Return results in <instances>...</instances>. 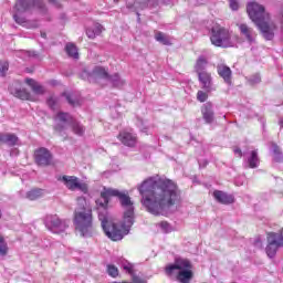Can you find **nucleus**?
I'll use <instances>...</instances> for the list:
<instances>
[{
	"label": "nucleus",
	"mask_w": 283,
	"mask_h": 283,
	"mask_svg": "<svg viewBox=\"0 0 283 283\" xmlns=\"http://www.w3.org/2000/svg\"><path fill=\"white\" fill-rule=\"evenodd\" d=\"M48 106L50 107V109H59V97L55 96H51L48 98L46 101Z\"/></svg>",
	"instance_id": "32"
},
{
	"label": "nucleus",
	"mask_w": 283,
	"mask_h": 283,
	"mask_svg": "<svg viewBox=\"0 0 283 283\" xmlns=\"http://www.w3.org/2000/svg\"><path fill=\"white\" fill-rule=\"evenodd\" d=\"M59 181L63 182V185L66 187V189H69V191H76V189H78V191L87 193V184L81 182V180H78V177L76 176L64 175L60 177Z\"/></svg>",
	"instance_id": "11"
},
{
	"label": "nucleus",
	"mask_w": 283,
	"mask_h": 283,
	"mask_svg": "<svg viewBox=\"0 0 283 283\" xmlns=\"http://www.w3.org/2000/svg\"><path fill=\"white\" fill-rule=\"evenodd\" d=\"M248 14L259 28L265 41H273L277 25L271 20V15L266 13L264 7L258 2H250L247 7Z\"/></svg>",
	"instance_id": "3"
},
{
	"label": "nucleus",
	"mask_w": 283,
	"mask_h": 283,
	"mask_svg": "<svg viewBox=\"0 0 283 283\" xmlns=\"http://www.w3.org/2000/svg\"><path fill=\"white\" fill-rule=\"evenodd\" d=\"M0 255H8V242L0 235Z\"/></svg>",
	"instance_id": "33"
},
{
	"label": "nucleus",
	"mask_w": 283,
	"mask_h": 283,
	"mask_svg": "<svg viewBox=\"0 0 283 283\" xmlns=\"http://www.w3.org/2000/svg\"><path fill=\"white\" fill-rule=\"evenodd\" d=\"M272 151L275 163H283V151L280 149V146L272 144Z\"/></svg>",
	"instance_id": "29"
},
{
	"label": "nucleus",
	"mask_w": 283,
	"mask_h": 283,
	"mask_svg": "<svg viewBox=\"0 0 283 283\" xmlns=\"http://www.w3.org/2000/svg\"><path fill=\"white\" fill-rule=\"evenodd\" d=\"M279 125L283 129V118L279 119Z\"/></svg>",
	"instance_id": "46"
},
{
	"label": "nucleus",
	"mask_w": 283,
	"mask_h": 283,
	"mask_svg": "<svg viewBox=\"0 0 283 283\" xmlns=\"http://www.w3.org/2000/svg\"><path fill=\"white\" fill-rule=\"evenodd\" d=\"M45 36H48V34H45V33L42 32V33H41V38H42V39H45Z\"/></svg>",
	"instance_id": "47"
},
{
	"label": "nucleus",
	"mask_w": 283,
	"mask_h": 283,
	"mask_svg": "<svg viewBox=\"0 0 283 283\" xmlns=\"http://www.w3.org/2000/svg\"><path fill=\"white\" fill-rule=\"evenodd\" d=\"M81 77L87 81H97V78H109V73L103 66H95L91 72L84 70Z\"/></svg>",
	"instance_id": "12"
},
{
	"label": "nucleus",
	"mask_w": 283,
	"mask_h": 283,
	"mask_svg": "<svg viewBox=\"0 0 283 283\" xmlns=\"http://www.w3.org/2000/svg\"><path fill=\"white\" fill-rule=\"evenodd\" d=\"M155 40L158 41V43H161V45H171L169 36L160 31L155 34Z\"/></svg>",
	"instance_id": "28"
},
{
	"label": "nucleus",
	"mask_w": 283,
	"mask_h": 283,
	"mask_svg": "<svg viewBox=\"0 0 283 283\" xmlns=\"http://www.w3.org/2000/svg\"><path fill=\"white\" fill-rule=\"evenodd\" d=\"M118 140H120L122 145L126 147H136V143H138V137L134 133H129L127 130H123L117 136Z\"/></svg>",
	"instance_id": "16"
},
{
	"label": "nucleus",
	"mask_w": 283,
	"mask_h": 283,
	"mask_svg": "<svg viewBox=\"0 0 283 283\" xmlns=\"http://www.w3.org/2000/svg\"><path fill=\"white\" fill-rule=\"evenodd\" d=\"M0 72L2 76H6V72H8V63L2 64Z\"/></svg>",
	"instance_id": "42"
},
{
	"label": "nucleus",
	"mask_w": 283,
	"mask_h": 283,
	"mask_svg": "<svg viewBox=\"0 0 283 283\" xmlns=\"http://www.w3.org/2000/svg\"><path fill=\"white\" fill-rule=\"evenodd\" d=\"M45 196V190L35 188L27 192L28 200H39V198H43Z\"/></svg>",
	"instance_id": "24"
},
{
	"label": "nucleus",
	"mask_w": 283,
	"mask_h": 283,
	"mask_svg": "<svg viewBox=\"0 0 283 283\" xmlns=\"http://www.w3.org/2000/svg\"><path fill=\"white\" fill-rule=\"evenodd\" d=\"M92 29L97 36H99V34L103 32V27L101 25V23H95Z\"/></svg>",
	"instance_id": "39"
},
{
	"label": "nucleus",
	"mask_w": 283,
	"mask_h": 283,
	"mask_svg": "<svg viewBox=\"0 0 283 283\" xmlns=\"http://www.w3.org/2000/svg\"><path fill=\"white\" fill-rule=\"evenodd\" d=\"M32 10H42V12H45V4L41 0H18L13 8L15 23H19L23 28H39L36 21H30L21 17L23 12H32Z\"/></svg>",
	"instance_id": "5"
},
{
	"label": "nucleus",
	"mask_w": 283,
	"mask_h": 283,
	"mask_svg": "<svg viewBox=\"0 0 283 283\" xmlns=\"http://www.w3.org/2000/svg\"><path fill=\"white\" fill-rule=\"evenodd\" d=\"M25 54L27 56H36V52L34 51H27Z\"/></svg>",
	"instance_id": "45"
},
{
	"label": "nucleus",
	"mask_w": 283,
	"mask_h": 283,
	"mask_svg": "<svg viewBox=\"0 0 283 283\" xmlns=\"http://www.w3.org/2000/svg\"><path fill=\"white\" fill-rule=\"evenodd\" d=\"M44 224L52 233H64L70 227L65 220H61L56 214H49L44 219Z\"/></svg>",
	"instance_id": "10"
},
{
	"label": "nucleus",
	"mask_w": 283,
	"mask_h": 283,
	"mask_svg": "<svg viewBox=\"0 0 283 283\" xmlns=\"http://www.w3.org/2000/svg\"><path fill=\"white\" fill-rule=\"evenodd\" d=\"M234 154H237L239 156V158H242V149L234 148Z\"/></svg>",
	"instance_id": "44"
},
{
	"label": "nucleus",
	"mask_w": 283,
	"mask_h": 283,
	"mask_svg": "<svg viewBox=\"0 0 283 283\" xmlns=\"http://www.w3.org/2000/svg\"><path fill=\"white\" fill-rule=\"evenodd\" d=\"M54 130L57 132V134L65 132L70 125L73 134L76 136H83V134H85V126L74 120V117L69 113L59 112L54 117Z\"/></svg>",
	"instance_id": "6"
},
{
	"label": "nucleus",
	"mask_w": 283,
	"mask_h": 283,
	"mask_svg": "<svg viewBox=\"0 0 283 283\" xmlns=\"http://www.w3.org/2000/svg\"><path fill=\"white\" fill-rule=\"evenodd\" d=\"M0 140L1 143L13 147V145H17V143H19V137H17V135L14 134H2L0 135Z\"/></svg>",
	"instance_id": "22"
},
{
	"label": "nucleus",
	"mask_w": 283,
	"mask_h": 283,
	"mask_svg": "<svg viewBox=\"0 0 283 283\" xmlns=\"http://www.w3.org/2000/svg\"><path fill=\"white\" fill-rule=\"evenodd\" d=\"M96 205L105 235L113 242L123 240L134 224V202L127 191L105 189Z\"/></svg>",
	"instance_id": "1"
},
{
	"label": "nucleus",
	"mask_w": 283,
	"mask_h": 283,
	"mask_svg": "<svg viewBox=\"0 0 283 283\" xmlns=\"http://www.w3.org/2000/svg\"><path fill=\"white\" fill-rule=\"evenodd\" d=\"M191 269L192 265L189 260L178 258L174 264L166 266V273L167 275H174V272L178 271L177 280L181 283H190L193 277Z\"/></svg>",
	"instance_id": "7"
},
{
	"label": "nucleus",
	"mask_w": 283,
	"mask_h": 283,
	"mask_svg": "<svg viewBox=\"0 0 283 283\" xmlns=\"http://www.w3.org/2000/svg\"><path fill=\"white\" fill-rule=\"evenodd\" d=\"M107 273L111 277H118V268L113 264L107 265Z\"/></svg>",
	"instance_id": "36"
},
{
	"label": "nucleus",
	"mask_w": 283,
	"mask_h": 283,
	"mask_svg": "<svg viewBox=\"0 0 283 283\" xmlns=\"http://www.w3.org/2000/svg\"><path fill=\"white\" fill-rule=\"evenodd\" d=\"M208 61L205 59V56H200L198 60H197V63L195 65V70L197 72L198 75L200 74H205L207 73V65H208Z\"/></svg>",
	"instance_id": "23"
},
{
	"label": "nucleus",
	"mask_w": 283,
	"mask_h": 283,
	"mask_svg": "<svg viewBox=\"0 0 283 283\" xmlns=\"http://www.w3.org/2000/svg\"><path fill=\"white\" fill-rule=\"evenodd\" d=\"M27 85H29L32 90V92H34V94H45V88L43 87V85L39 84V82L32 80V78H27L25 80Z\"/></svg>",
	"instance_id": "21"
},
{
	"label": "nucleus",
	"mask_w": 283,
	"mask_h": 283,
	"mask_svg": "<svg viewBox=\"0 0 283 283\" xmlns=\"http://www.w3.org/2000/svg\"><path fill=\"white\" fill-rule=\"evenodd\" d=\"M120 264H122V269H124L126 273H134V265H132V263H129L128 261L122 260Z\"/></svg>",
	"instance_id": "34"
},
{
	"label": "nucleus",
	"mask_w": 283,
	"mask_h": 283,
	"mask_svg": "<svg viewBox=\"0 0 283 283\" xmlns=\"http://www.w3.org/2000/svg\"><path fill=\"white\" fill-rule=\"evenodd\" d=\"M9 92L15 96V98H20V101H34L32 95L25 88H14L12 86L9 87Z\"/></svg>",
	"instance_id": "20"
},
{
	"label": "nucleus",
	"mask_w": 283,
	"mask_h": 283,
	"mask_svg": "<svg viewBox=\"0 0 283 283\" xmlns=\"http://www.w3.org/2000/svg\"><path fill=\"white\" fill-rule=\"evenodd\" d=\"M65 50L69 56H71L72 59H78V49H76V45H74L73 43H69L66 44Z\"/></svg>",
	"instance_id": "30"
},
{
	"label": "nucleus",
	"mask_w": 283,
	"mask_h": 283,
	"mask_svg": "<svg viewBox=\"0 0 283 283\" xmlns=\"http://www.w3.org/2000/svg\"><path fill=\"white\" fill-rule=\"evenodd\" d=\"M210 41L216 48H233L231 31L218 23L211 28Z\"/></svg>",
	"instance_id": "8"
},
{
	"label": "nucleus",
	"mask_w": 283,
	"mask_h": 283,
	"mask_svg": "<svg viewBox=\"0 0 283 283\" xmlns=\"http://www.w3.org/2000/svg\"><path fill=\"white\" fill-rule=\"evenodd\" d=\"M62 96H65L69 105H72V107L81 105V98H78L74 93H63Z\"/></svg>",
	"instance_id": "25"
},
{
	"label": "nucleus",
	"mask_w": 283,
	"mask_h": 283,
	"mask_svg": "<svg viewBox=\"0 0 283 283\" xmlns=\"http://www.w3.org/2000/svg\"><path fill=\"white\" fill-rule=\"evenodd\" d=\"M50 3H53V6H55V8H61V0H49Z\"/></svg>",
	"instance_id": "43"
},
{
	"label": "nucleus",
	"mask_w": 283,
	"mask_h": 283,
	"mask_svg": "<svg viewBox=\"0 0 283 283\" xmlns=\"http://www.w3.org/2000/svg\"><path fill=\"white\" fill-rule=\"evenodd\" d=\"M248 165L251 169H255L260 165V158L258 157V150H252L248 158Z\"/></svg>",
	"instance_id": "26"
},
{
	"label": "nucleus",
	"mask_w": 283,
	"mask_h": 283,
	"mask_svg": "<svg viewBox=\"0 0 283 283\" xmlns=\"http://www.w3.org/2000/svg\"><path fill=\"white\" fill-rule=\"evenodd\" d=\"M207 98H209V92L198 91L197 101H199V103H206Z\"/></svg>",
	"instance_id": "35"
},
{
	"label": "nucleus",
	"mask_w": 283,
	"mask_h": 283,
	"mask_svg": "<svg viewBox=\"0 0 283 283\" xmlns=\"http://www.w3.org/2000/svg\"><path fill=\"white\" fill-rule=\"evenodd\" d=\"M249 83L250 85H258L259 83H262V77L260 76V74L256 73L250 76Z\"/></svg>",
	"instance_id": "38"
},
{
	"label": "nucleus",
	"mask_w": 283,
	"mask_h": 283,
	"mask_svg": "<svg viewBox=\"0 0 283 283\" xmlns=\"http://www.w3.org/2000/svg\"><path fill=\"white\" fill-rule=\"evenodd\" d=\"M268 245L265 252L268 258H275L277 255V250L283 247V229L279 232L268 233Z\"/></svg>",
	"instance_id": "9"
},
{
	"label": "nucleus",
	"mask_w": 283,
	"mask_h": 283,
	"mask_svg": "<svg viewBox=\"0 0 283 283\" xmlns=\"http://www.w3.org/2000/svg\"><path fill=\"white\" fill-rule=\"evenodd\" d=\"M201 114L207 125H211V123L216 120V113L213 112V104L211 102H208L202 105Z\"/></svg>",
	"instance_id": "17"
},
{
	"label": "nucleus",
	"mask_w": 283,
	"mask_h": 283,
	"mask_svg": "<svg viewBox=\"0 0 283 283\" xmlns=\"http://www.w3.org/2000/svg\"><path fill=\"white\" fill-rule=\"evenodd\" d=\"M217 72L221 78H223L227 85H231V78L233 73L231 72V67L227 66V64H218Z\"/></svg>",
	"instance_id": "18"
},
{
	"label": "nucleus",
	"mask_w": 283,
	"mask_h": 283,
	"mask_svg": "<svg viewBox=\"0 0 283 283\" xmlns=\"http://www.w3.org/2000/svg\"><path fill=\"white\" fill-rule=\"evenodd\" d=\"M160 229L164 231V233H171L174 229L171 228V224L167 221H163L159 223Z\"/></svg>",
	"instance_id": "37"
},
{
	"label": "nucleus",
	"mask_w": 283,
	"mask_h": 283,
	"mask_svg": "<svg viewBox=\"0 0 283 283\" xmlns=\"http://www.w3.org/2000/svg\"><path fill=\"white\" fill-rule=\"evenodd\" d=\"M77 205L73 220L75 231H78L82 238H91L92 233H94L92 208L87 206V201L83 197L77 198Z\"/></svg>",
	"instance_id": "4"
},
{
	"label": "nucleus",
	"mask_w": 283,
	"mask_h": 283,
	"mask_svg": "<svg viewBox=\"0 0 283 283\" xmlns=\"http://www.w3.org/2000/svg\"><path fill=\"white\" fill-rule=\"evenodd\" d=\"M86 35L88 36V39H96L97 36L95 31L92 28L86 30Z\"/></svg>",
	"instance_id": "40"
},
{
	"label": "nucleus",
	"mask_w": 283,
	"mask_h": 283,
	"mask_svg": "<svg viewBox=\"0 0 283 283\" xmlns=\"http://www.w3.org/2000/svg\"><path fill=\"white\" fill-rule=\"evenodd\" d=\"M214 199L217 202H220L221 205H233L235 202V199L232 195H229L224 191L216 190L213 192Z\"/></svg>",
	"instance_id": "19"
},
{
	"label": "nucleus",
	"mask_w": 283,
	"mask_h": 283,
	"mask_svg": "<svg viewBox=\"0 0 283 283\" xmlns=\"http://www.w3.org/2000/svg\"><path fill=\"white\" fill-rule=\"evenodd\" d=\"M230 8H231V10H238V8H239L238 1L230 0Z\"/></svg>",
	"instance_id": "41"
},
{
	"label": "nucleus",
	"mask_w": 283,
	"mask_h": 283,
	"mask_svg": "<svg viewBox=\"0 0 283 283\" xmlns=\"http://www.w3.org/2000/svg\"><path fill=\"white\" fill-rule=\"evenodd\" d=\"M142 196V205L148 213L160 216L180 201L178 185L170 179H158L149 177L138 187Z\"/></svg>",
	"instance_id": "2"
},
{
	"label": "nucleus",
	"mask_w": 283,
	"mask_h": 283,
	"mask_svg": "<svg viewBox=\"0 0 283 283\" xmlns=\"http://www.w3.org/2000/svg\"><path fill=\"white\" fill-rule=\"evenodd\" d=\"M108 81H111L115 87H123L125 85V80L120 78L118 74L108 75Z\"/></svg>",
	"instance_id": "31"
},
{
	"label": "nucleus",
	"mask_w": 283,
	"mask_h": 283,
	"mask_svg": "<svg viewBox=\"0 0 283 283\" xmlns=\"http://www.w3.org/2000/svg\"><path fill=\"white\" fill-rule=\"evenodd\" d=\"M198 78L205 92H208V93L216 92V85L213 84V77L211 76V73L209 72L200 73L198 75Z\"/></svg>",
	"instance_id": "15"
},
{
	"label": "nucleus",
	"mask_w": 283,
	"mask_h": 283,
	"mask_svg": "<svg viewBox=\"0 0 283 283\" xmlns=\"http://www.w3.org/2000/svg\"><path fill=\"white\" fill-rule=\"evenodd\" d=\"M163 3L164 6H169L171 0H146L143 8H158V4Z\"/></svg>",
	"instance_id": "27"
},
{
	"label": "nucleus",
	"mask_w": 283,
	"mask_h": 283,
	"mask_svg": "<svg viewBox=\"0 0 283 283\" xmlns=\"http://www.w3.org/2000/svg\"><path fill=\"white\" fill-rule=\"evenodd\" d=\"M34 158L36 165L40 167H48L49 165H52V153L48 150V148H39L34 153Z\"/></svg>",
	"instance_id": "13"
},
{
	"label": "nucleus",
	"mask_w": 283,
	"mask_h": 283,
	"mask_svg": "<svg viewBox=\"0 0 283 283\" xmlns=\"http://www.w3.org/2000/svg\"><path fill=\"white\" fill-rule=\"evenodd\" d=\"M237 25L241 36H243V39H245L250 45L253 44L255 38L258 36L253 28L249 27L247 23H238Z\"/></svg>",
	"instance_id": "14"
}]
</instances>
